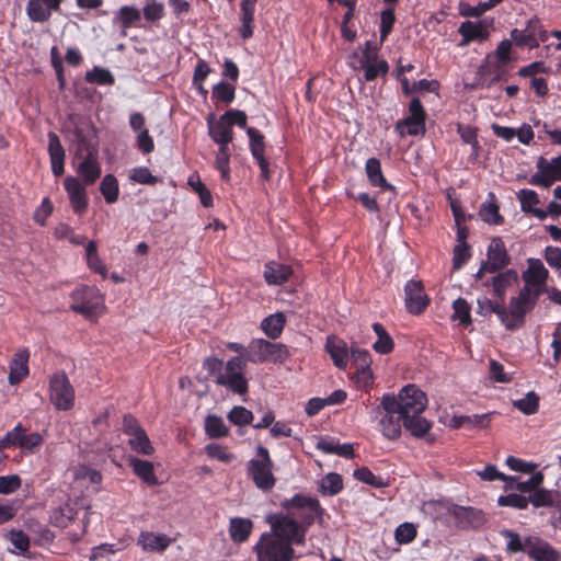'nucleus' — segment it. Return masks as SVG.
<instances>
[{
    "mask_svg": "<svg viewBox=\"0 0 561 561\" xmlns=\"http://www.w3.org/2000/svg\"><path fill=\"white\" fill-rule=\"evenodd\" d=\"M426 405L425 393L415 385L403 387L398 397L385 394L381 399L383 411L398 412L402 425L415 437L424 436L431 428L430 422L421 415Z\"/></svg>",
    "mask_w": 561,
    "mask_h": 561,
    "instance_id": "nucleus-1",
    "label": "nucleus"
},
{
    "mask_svg": "<svg viewBox=\"0 0 561 561\" xmlns=\"http://www.w3.org/2000/svg\"><path fill=\"white\" fill-rule=\"evenodd\" d=\"M538 291L531 293L528 288H522L517 296L512 297L508 307L503 305L500 309V321L508 331H515L524 327L526 314L537 305Z\"/></svg>",
    "mask_w": 561,
    "mask_h": 561,
    "instance_id": "nucleus-2",
    "label": "nucleus"
},
{
    "mask_svg": "<svg viewBox=\"0 0 561 561\" xmlns=\"http://www.w3.org/2000/svg\"><path fill=\"white\" fill-rule=\"evenodd\" d=\"M256 557L262 561H291L295 550L288 541L280 540L275 535L263 534L254 546Z\"/></svg>",
    "mask_w": 561,
    "mask_h": 561,
    "instance_id": "nucleus-3",
    "label": "nucleus"
},
{
    "mask_svg": "<svg viewBox=\"0 0 561 561\" xmlns=\"http://www.w3.org/2000/svg\"><path fill=\"white\" fill-rule=\"evenodd\" d=\"M259 459H251L248 463V472L255 486L262 491H270L276 483V478L272 472L273 461L267 448L256 447Z\"/></svg>",
    "mask_w": 561,
    "mask_h": 561,
    "instance_id": "nucleus-4",
    "label": "nucleus"
},
{
    "mask_svg": "<svg viewBox=\"0 0 561 561\" xmlns=\"http://www.w3.org/2000/svg\"><path fill=\"white\" fill-rule=\"evenodd\" d=\"M289 357L286 345L264 339H254L249 343L248 360L254 364L265 362L283 363Z\"/></svg>",
    "mask_w": 561,
    "mask_h": 561,
    "instance_id": "nucleus-5",
    "label": "nucleus"
},
{
    "mask_svg": "<svg viewBox=\"0 0 561 561\" xmlns=\"http://www.w3.org/2000/svg\"><path fill=\"white\" fill-rule=\"evenodd\" d=\"M285 507L291 508L289 514L302 526L306 530L314 520H322L323 510L317 499L307 497L304 495H295L290 501L284 504Z\"/></svg>",
    "mask_w": 561,
    "mask_h": 561,
    "instance_id": "nucleus-6",
    "label": "nucleus"
},
{
    "mask_svg": "<svg viewBox=\"0 0 561 561\" xmlns=\"http://www.w3.org/2000/svg\"><path fill=\"white\" fill-rule=\"evenodd\" d=\"M267 522L272 528L270 535H275L280 540L288 541L290 546L291 543H304L306 530L291 515H270Z\"/></svg>",
    "mask_w": 561,
    "mask_h": 561,
    "instance_id": "nucleus-7",
    "label": "nucleus"
},
{
    "mask_svg": "<svg viewBox=\"0 0 561 561\" xmlns=\"http://www.w3.org/2000/svg\"><path fill=\"white\" fill-rule=\"evenodd\" d=\"M71 310L87 318L98 316L103 309V297L95 287H81L71 294Z\"/></svg>",
    "mask_w": 561,
    "mask_h": 561,
    "instance_id": "nucleus-8",
    "label": "nucleus"
},
{
    "mask_svg": "<svg viewBox=\"0 0 561 561\" xmlns=\"http://www.w3.org/2000/svg\"><path fill=\"white\" fill-rule=\"evenodd\" d=\"M50 401L57 410L67 411L73 407L75 390L65 373H57L50 379Z\"/></svg>",
    "mask_w": 561,
    "mask_h": 561,
    "instance_id": "nucleus-9",
    "label": "nucleus"
},
{
    "mask_svg": "<svg viewBox=\"0 0 561 561\" xmlns=\"http://www.w3.org/2000/svg\"><path fill=\"white\" fill-rule=\"evenodd\" d=\"M410 115L400 121L396 125V130L400 133L401 136L405 134L417 136L423 135L425 133V117L426 113L417 98H413L409 105Z\"/></svg>",
    "mask_w": 561,
    "mask_h": 561,
    "instance_id": "nucleus-10",
    "label": "nucleus"
},
{
    "mask_svg": "<svg viewBox=\"0 0 561 561\" xmlns=\"http://www.w3.org/2000/svg\"><path fill=\"white\" fill-rule=\"evenodd\" d=\"M448 514L460 529L480 528L486 522L484 512L476 507L453 505L448 508Z\"/></svg>",
    "mask_w": 561,
    "mask_h": 561,
    "instance_id": "nucleus-11",
    "label": "nucleus"
},
{
    "mask_svg": "<svg viewBox=\"0 0 561 561\" xmlns=\"http://www.w3.org/2000/svg\"><path fill=\"white\" fill-rule=\"evenodd\" d=\"M548 275V270L539 259H528V267L522 275L525 282L523 288H528L533 294L538 291V297H540L546 290Z\"/></svg>",
    "mask_w": 561,
    "mask_h": 561,
    "instance_id": "nucleus-12",
    "label": "nucleus"
},
{
    "mask_svg": "<svg viewBox=\"0 0 561 561\" xmlns=\"http://www.w3.org/2000/svg\"><path fill=\"white\" fill-rule=\"evenodd\" d=\"M405 307L410 313L420 314L427 307L430 299L420 280H409L404 286Z\"/></svg>",
    "mask_w": 561,
    "mask_h": 561,
    "instance_id": "nucleus-13",
    "label": "nucleus"
},
{
    "mask_svg": "<svg viewBox=\"0 0 561 561\" xmlns=\"http://www.w3.org/2000/svg\"><path fill=\"white\" fill-rule=\"evenodd\" d=\"M486 256L488 261L483 262V268H488L489 273L500 271L506 267L511 262V257L501 238H493L491 240Z\"/></svg>",
    "mask_w": 561,
    "mask_h": 561,
    "instance_id": "nucleus-14",
    "label": "nucleus"
},
{
    "mask_svg": "<svg viewBox=\"0 0 561 561\" xmlns=\"http://www.w3.org/2000/svg\"><path fill=\"white\" fill-rule=\"evenodd\" d=\"M70 204L77 214L83 213L88 207L87 192L78 178L67 176L64 182Z\"/></svg>",
    "mask_w": 561,
    "mask_h": 561,
    "instance_id": "nucleus-15",
    "label": "nucleus"
},
{
    "mask_svg": "<svg viewBox=\"0 0 561 561\" xmlns=\"http://www.w3.org/2000/svg\"><path fill=\"white\" fill-rule=\"evenodd\" d=\"M526 554L535 561H560L559 552L540 537L533 536L528 543Z\"/></svg>",
    "mask_w": 561,
    "mask_h": 561,
    "instance_id": "nucleus-16",
    "label": "nucleus"
},
{
    "mask_svg": "<svg viewBox=\"0 0 561 561\" xmlns=\"http://www.w3.org/2000/svg\"><path fill=\"white\" fill-rule=\"evenodd\" d=\"M77 173L85 185L93 184L100 178L101 167L94 152L88 150V153L77 167Z\"/></svg>",
    "mask_w": 561,
    "mask_h": 561,
    "instance_id": "nucleus-17",
    "label": "nucleus"
},
{
    "mask_svg": "<svg viewBox=\"0 0 561 561\" xmlns=\"http://www.w3.org/2000/svg\"><path fill=\"white\" fill-rule=\"evenodd\" d=\"M48 153L53 173L56 176H60L65 171V149L61 146L59 137L53 131L48 133Z\"/></svg>",
    "mask_w": 561,
    "mask_h": 561,
    "instance_id": "nucleus-18",
    "label": "nucleus"
},
{
    "mask_svg": "<svg viewBox=\"0 0 561 561\" xmlns=\"http://www.w3.org/2000/svg\"><path fill=\"white\" fill-rule=\"evenodd\" d=\"M458 32L461 34L462 39L460 45H467L472 41H485L489 37V31L484 24L473 23L471 21L462 22Z\"/></svg>",
    "mask_w": 561,
    "mask_h": 561,
    "instance_id": "nucleus-19",
    "label": "nucleus"
},
{
    "mask_svg": "<svg viewBox=\"0 0 561 561\" xmlns=\"http://www.w3.org/2000/svg\"><path fill=\"white\" fill-rule=\"evenodd\" d=\"M209 136L219 147L228 146L232 141V128H230L227 119L222 118V115L216 122L209 121Z\"/></svg>",
    "mask_w": 561,
    "mask_h": 561,
    "instance_id": "nucleus-20",
    "label": "nucleus"
},
{
    "mask_svg": "<svg viewBox=\"0 0 561 561\" xmlns=\"http://www.w3.org/2000/svg\"><path fill=\"white\" fill-rule=\"evenodd\" d=\"M291 273L290 266L272 261L265 265L264 278L270 285H282L288 280Z\"/></svg>",
    "mask_w": 561,
    "mask_h": 561,
    "instance_id": "nucleus-21",
    "label": "nucleus"
},
{
    "mask_svg": "<svg viewBox=\"0 0 561 561\" xmlns=\"http://www.w3.org/2000/svg\"><path fill=\"white\" fill-rule=\"evenodd\" d=\"M28 352L26 350L18 352L11 363L9 382L15 385L20 382L28 374L27 360Z\"/></svg>",
    "mask_w": 561,
    "mask_h": 561,
    "instance_id": "nucleus-22",
    "label": "nucleus"
},
{
    "mask_svg": "<svg viewBox=\"0 0 561 561\" xmlns=\"http://www.w3.org/2000/svg\"><path fill=\"white\" fill-rule=\"evenodd\" d=\"M325 348L336 367H346L348 362V353L346 343L344 341L336 340L334 337H328Z\"/></svg>",
    "mask_w": 561,
    "mask_h": 561,
    "instance_id": "nucleus-23",
    "label": "nucleus"
},
{
    "mask_svg": "<svg viewBox=\"0 0 561 561\" xmlns=\"http://www.w3.org/2000/svg\"><path fill=\"white\" fill-rule=\"evenodd\" d=\"M538 26V20L531 19L528 21L525 30L514 28L511 32V37L517 45H527L530 48L538 47V42L536 41V32L535 27Z\"/></svg>",
    "mask_w": 561,
    "mask_h": 561,
    "instance_id": "nucleus-24",
    "label": "nucleus"
},
{
    "mask_svg": "<svg viewBox=\"0 0 561 561\" xmlns=\"http://www.w3.org/2000/svg\"><path fill=\"white\" fill-rule=\"evenodd\" d=\"M386 414L381 417L379 424L385 437L396 439L401 434L402 417L398 412L385 411Z\"/></svg>",
    "mask_w": 561,
    "mask_h": 561,
    "instance_id": "nucleus-25",
    "label": "nucleus"
},
{
    "mask_svg": "<svg viewBox=\"0 0 561 561\" xmlns=\"http://www.w3.org/2000/svg\"><path fill=\"white\" fill-rule=\"evenodd\" d=\"M517 282L518 274L515 270H506L505 272L495 275L492 278L494 294L503 300L506 289Z\"/></svg>",
    "mask_w": 561,
    "mask_h": 561,
    "instance_id": "nucleus-26",
    "label": "nucleus"
},
{
    "mask_svg": "<svg viewBox=\"0 0 561 561\" xmlns=\"http://www.w3.org/2000/svg\"><path fill=\"white\" fill-rule=\"evenodd\" d=\"M365 170L371 185L383 190H392V186L387 182L382 174L381 164L377 158H369L366 161Z\"/></svg>",
    "mask_w": 561,
    "mask_h": 561,
    "instance_id": "nucleus-27",
    "label": "nucleus"
},
{
    "mask_svg": "<svg viewBox=\"0 0 561 561\" xmlns=\"http://www.w3.org/2000/svg\"><path fill=\"white\" fill-rule=\"evenodd\" d=\"M216 382L229 388L231 391L239 394H244L248 392V380L243 374H218Z\"/></svg>",
    "mask_w": 561,
    "mask_h": 561,
    "instance_id": "nucleus-28",
    "label": "nucleus"
},
{
    "mask_svg": "<svg viewBox=\"0 0 561 561\" xmlns=\"http://www.w3.org/2000/svg\"><path fill=\"white\" fill-rule=\"evenodd\" d=\"M252 530V522L248 518L234 517L230 519L229 533L234 542L245 541Z\"/></svg>",
    "mask_w": 561,
    "mask_h": 561,
    "instance_id": "nucleus-29",
    "label": "nucleus"
},
{
    "mask_svg": "<svg viewBox=\"0 0 561 561\" xmlns=\"http://www.w3.org/2000/svg\"><path fill=\"white\" fill-rule=\"evenodd\" d=\"M529 503L535 507H554L559 503V492L547 489H537L529 495Z\"/></svg>",
    "mask_w": 561,
    "mask_h": 561,
    "instance_id": "nucleus-30",
    "label": "nucleus"
},
{
    "mask_svg": "<svg viewBox=\"0 0 561 561\" xmlns=\"http://www.w3.org/2000/svg\"><path fill=\"white\" fill-rule=\"evenodd\" d=\"M501 536L508 539L506 543V550L510 553L527 552L528 543L531 541L533 536L522 537L517 533L510 529L501 530Z\"/></svg>",
    "mask_w": 561,
    "mask_h": 561,
    "instance_id": "nucleus-31",
    "label": "nucleus"
},
{
    "mask_svg": "<svg viewBox=\"0 0 561 561\" xmlns=\"http://www.w3.org/2000/svg\"><path fill=\"white\" fill-rule=\"evenodd\" d=\"M129 465L133 468L134 472L146 483L150 485H154L158 483L157 477L154 476L153 472L152 462L139 458H130Z\"/></svg>",
    "mask_w": 561,
    "mask_h": 561,
    "instance_id": "nucleus-32",
    "label": "nucleus"
},
{
    "mask_svg": "<svg viewBox=\"0 0 561 561\" xmlns=\"http://www.w3.org/2000/svg\"><path fill=\"white\" fill-rule=\"evenodd\" d=\"M451 423L457 428H483L489 425V414L455 415Z\"/></svg>",
    "mask_w": 561,
    "mask_h": 561,
    "instance_id": "nucleus-33",
    "label": "nucleus"
},
{
    "mask_svg": "<svg viewBox=\"0 0 561 561\" xmlns=\"http://www.w3.org/2000/svg\"><path fill=\"white\" fill-rule=\"evenodd\" d=\"M373 330L377 334L378 339L373 344V348L379 354H389L394 347L392 337L388 334L382 324L376 322L373 324Z\"/></svg>",
    "mask_w": 561,
    "mask_h": 561,
    "instance_id": "nucleus-34",
    "label": "nucleus"
},
{
    "mask_svg": "<svg viewBox=\"0 0 561 561\" xmlns=\"http://www.w3.org/2000/svg\"><path fill=\"white\" fill-rule=\"evenodd\" d=\"M284 325L285 316L280 312L266 317L261 323V328L264 333L273 340L277 339L282 334Z\"/></svg>",
    "mask_w": 561,
    "mask_h": 561,
    "instance_id": "nucleus-35",
    "label": "nucleus"
},
{
    "mask_svg": "<svg viewBox=\"0 0 561 561\" xmlns=\"http://www.w3.org/2000/svg\"><path fill=\"white\" fill-rule=\"evenodd\" d=\"M138 543L141 545L144 550L161 551L169 546L170 539L165 535L142 533L139 537Z\"/></svg>",
    "mask_w": 561,
    "mask_h": 561,
    "instance_id": "nucleus-36",
    "label": "nucleus"
},
{
    "mask_svg": "<svg viewBox=\"0 0 561 561\" xmlns=\"http://www.w3.org/2000/svg\"><path fill=\"white\" fill-rule=\"evenodd\" d=\"M317 448L325 454H335L345 458L354 457V449L351 444L340 445L334 442L321 439L317 443Z\"/></svg>",
    "mask_w": 561,
    "mask_h": 561,
    "instance_id": "nucleus-37",
    "label": "nucleus"
},
{
    "mask_svg": "<svg viewBox=\"0 0 561 561\" xmlns=\"http://www.w3.org/2000/svg\"><path fill=\"white\" fill-rule=\"evenodd\" d=\"M26 13L33 22H47L51 13L45 7L42 0H28L26 4Z\"/></svg>",
    "mask_w": 561,
    "mask_h": 561,
    "instance_id": "nucleus-38",
    "label": "nucleus"
},
{
    "mask_svg": "<svg viewBox=\"0 0 561 561\" xmlns=\"http://www.w3.org/2000/svg\"><path fill=\"white\" fill-rule=\"evenodd\" d=\"M343 489V479L341 474L330 472L325 474L320 483V491L324 495L333 496Z\"/></svg>",
    "mask_w": 561,
    "mask_h": 561,
    "instance_id": "nucleus-39",
    "label": "nucleus"
},
{
    "mask_svg": "<svg viewBox=\"0 0 561 561\" xmlns=\"http://www.w3.org/2000/svg\"><path fill=\"white\" fill-rule=\"evenodd\" d=\"M205 432L210 438H220L227 436L229 430L221 417L208 415L205 420Z\"/></svg>",
    "mask_w": 561,
    "mask_h": 561,
    "instance_id": "nucleus-40",
    "label": "nucleus"
},
{
    "mask_svg": "<svg viewBox=\"0 0 561 561\" xmlns=\"http://www.w3.org/2000/svg\"><path fill=\"white\" fill-rule=\"evenodd\" d=\"M128 444L131 447V449L137 453L144 455H151L153 453V447L144 428L141 431H138V433L130 435Z\"/></svg>",
    "mask_w": 561,
    "mask_h": 561,
    "instance_id": "nucleus-41",
    "label": "nucleus"
},
{
    "mask_svg": "<svg viewBox=\"0 0 561 561\" xmlns=\"http://www.w3.org/2000/svg\"><path fill=\"white\" fill-rule=\"evenodd\" d=\"M140 20V12L134 8L124 5L118 11V16L115 18L114 22H119L123 27V35H126V30L130 27L133 24Z\"/></svg>",
    "mask_w": 561,
    "mask_h": 561,
    "instance_id": "nucleus-42",
    "label": "nucleus"
},
{
    "mask_svg": "<svg viewBox=\"0 0 561 561\" xmlns=\"http://www.w3.org/2000/svg\"><path fill=\"white\" fill-rule=\"evenodd\" d=\"M100 191L108 204H113L118 198V183L114 175L106 174L100 185Z\"/></svg>",
    "mask_w": 561,
    "mask_h": 561,
    "instance_id": "nucleus-43",
    "label": "nucleus"
},
{
    "mask_svg": "<svg viewBox=\"0 0 561 561\" xmlns=\"http://www.w3.org/2000/svg\"><path fill=\"white\" fill-rule=\"evenodd\" d=\"M247 134L250 139V150L254 159L264 157L265 141L264 136L255 128H247Z\"/></svg>",
    "mask_w": 561,
    "mask_h": 561,
    "instance_id": "nucleus-44",
    "label": "nucleus"
},
{
    "mask_svg": "<svg viewBox=\"0 0 561 561\" xmlns=\"http://www.w3.org/2000/svg\"><path fill=\"white\" fill-rule=\"evenodd\" d=\"M370 55L369 53L365 54V60H363V66L365 68V79L367 81L375 80L378 75H385L388 71V64L385 60H379L375 64H369Z\"/></svg>",
    "mask_w": 561,
    "mask_h": 561,
    "instance_id": "nucleus-45",
    "label": "nucleus"
},
{
    "mask_svg": "<svg viewBox=\"0 0 561 561\" xmlns=\"http://www.w3.org/2000/svg\"><path fill=\"white\" fill-rule=\"evenodd\" d=\"M513 405L524 414L530 415L538 411L539 397L534 391H530L523 399L515 400Z\"/></svg>",
    "mask_w": 561,
    "mask_h": 561,
    "instance_id": "nucleus-46",
    "label": "nucleus"
},
{
    "mask_svg": "<svg viewBox=\"0 0 561 561\" xmlns=\"http://www.w3.org/2000/svg\"><path fill=\"white\" fill-rule=\"evenodd\" d=\"M76 515L75 508L69 504L54 511L51 522L55 526L66 528L73 520Z\"/></svg>",
    "mask_w": 561,
    "mask_h": 561,
    "instance_id": "nucleus-47",
    "label": "nucleus"
},
{
    "mask_svg": "<svg viewBox=\"0 0 561 561\" xmlns=\"http://www.w3.org/2000/svg\"><path fill=\"white\" fill-rule=\"evenodd\" d=\"M85 81L90 83L112 85L115 82L114 76L110 70L101 67H94L85 73Z\"/></svg>",
    "mask_w": 561,
    "mask_h": 561,
    "instance_id": "nucleus-48",
    "label": "nucleus"
},
{
    "mask_svg": "<svg viewBox=\"0 0 561 561\" xmlns=\"http://www.w3.org/2000/svg\"><path fill=\"white\" fill-rule=\"evenodd\" d=\"M479 215L483 221L490 225H501L503 222V217L500 215L499 206L495 202L483 203Z\"/></svg>",
    "mask_w": 561,
    "mask_h": 561,
    "instance_id": "nucleus-49",
    "label": "nucleus"
},
{
    "mask_svg": "<svg viewBox=\"0 0 561 561\" xmlns=\"http://www.w3.org/2000/svg\"><path fill=\"white\" fill-rule=\"evenodd\" d=\"M227 417L234 425L242 426V425H248V424L252 423L253 413L250 410H248L247 408L238 405V407H233L229 411Z\"/></svg>",
    "mask_w": 561,
    "mask_h": 561,
    "instance_id": "nucleus-50",
    "label": "nucleus"
},
{
    "mask_svg": "<svg viewBox=\"0 0 561 561\" xmlns=\"http://www.w3.org/2000/svg\"><path fill=\"white\" fill-rule=\"evenodd\" d=\"M354 478L360 482H364L368 485L375 488H383L387 486V482L383 481L381 477L375 476L368 468L362 467L354 470Z\"/></svg>",
    "mask_w": 561,
    "mask_h": 561,
    "instance_id": "nucleus-51",
    "label": "nucleus"
},
{
    "mask_svg": "<svg viewBox=\"0 0 561 561\" xmlns=\"http://www.w3.org/2000/svg\"><path fill=\"white\" fill-rule=\"evenodd\" d=\"M73 477L77 480L87 479L92 484H100L102 482L101 472L84 465H79L73 468Z\"/></svg>",
    "mask_w": 561,
    "mask_h": 561,
    "instance_id": "nucleus-52",
    "label": "nucleus"
},
{
    "mask_svg": "<svg viewBox=\"0 0 561 561\" xmlns=\"http://www.w3.org/2000/svg\"><path fill=\"white\" fill-rule=\"evenodd\" d=\"M538 170H545L548 174L553 176V180L561 179V156L553 158L551 161H548L543 157H540L537 161Z\"/></svg>",
    "mask_w": 561,
    "mask_h": 561,
    "instance_id": "nucleus-53",
    "label": "nucleus"
},
{
    "mask_svg": "<svg viewBox=\"0 0 561 561\" xmlns=\"http://www.w3.org/2000/svg\"><path fill=\"white\" fill-rule=\"evenodd\" d=\"M23 432H26V430L21 424H18L0 439V448L21 447Z\"/></svg>",
    "mask_w": 561,
    "mask_h": 561,
    "instance_id": "nucleus-54",
    "label": "nucleus"
},
{
    "mask_svg": "<svg viewBox=\"0 0 561 561\" xmlns=\"http://www.w3.org/2000/svg\"><path fill=\"white\" fill-rule=\"evenodd\" d=\"M454 318L458 319L462 325L471 323L470 306L463 298H458L453 304Z\"/></svg>",
    "mask_w": 561,
    "mask_h": 561,
    "instance_id": "nucleus-55",
    "label": "nucleus"
},
{
    "mask_svg": "<svg viewBox=\"0 0 561 561\" xmlns=\"http://www.w3.org/2000/svg\"><path fill=\"white\" fill-rule=\"evenodd\" d=\"M213 96L226 104H229L234 99V87L227 82H220L214 87Z\"/></svg>",
    "mask_w": 561,
    "mask_h": 561,
    "instance_id": "nucleus-56",
    "label": "nucleus"
},
{
    "mask_svg": "<svg viewBox=\"0 0 561 561\" xmlns=\"http://www.w3.org/2000/svg\"><path fill=\"white\" fill-rule=\"evenodd\" d=\"M129 179L140 184H156L159 180L152 175L150 170L146 167L134 168L130 171Z\"/></svg>",
    "mask_w": 561,
    "mask_h": 561,
    "instance_id": "nucleus-57",
    "label": "nucleus"
},
{
    "mask_svg": "<svg viewBox=\"0 0 561 561\" xmlns=\"http://www.w3.org/2000/svg\"><path fill=\"white\" fill-rule=\"evenodd\" d=\"M205 451L210 458L217 459L221 462H229L233 459V455L230 454L225 446L219 444L211 443L206 445Z\"/></svg>",
    "mask_w": 561,
    "mask_h": 561,
    "instance_id": "nucleus-58",
    "label": "nucleus"
},
{
    "mask_svg": "<svg viewBox=\"0 0 561 561\" xmlns=\"http://www.w3.org/2000/svg\"><path fill=\"white\" fill-rule=\"evenodd\" d=\"M529 503V497L523 496L520 494L511 493L505 496L499 497V504L501 506H511L518 510L527 508Z\"/></svg>",
    "mask_w": 561,
    "mask_h": 561,
    "instance_id": "nucleus-59",
    "label": "nucleus"
},
{
    "mask_svg": "<svg viewBox=\"0 0 561 561\" xmlns=\"http://www.w3.org/2000/svg\"><path fill=\"white\" fill-rule=\"evenodd\" d=\"M416 536V528L411 523H403L399 525L394 531L396 540L399 543H409Z\"/></svg>",
    "mask_w": 561,
    "mask_h": 561,
    "instance_id": "nucleus-60",
    "label": "nucleus"
},
{
    "mask_svg": "<svg viewBox=\"0 0 561 561\" xmlns=\"http://www.w3.org/2000/svg\"><path fill=\"white\" fill-rule=\"evenodd\" d=\"M351 357L354 364L356 365V368L367 369L371 365V357L367 350L355 347L352 345Z\"/></svg>",
    "mask_w": 561,
    "mask_h": 561,
    "instance_id": "nucleus-61",
    "label": "nucleus"
},
{
    "mask_svg": "<svg viewBox=\"0 0 561 561\" xmlns=\"http://www.w3.org/2000/svg\"><path fill=\"white\" fill-rule=\"evenodd\" d=\"M518 198L520 201V208L526 214H529L534 205L539 203L538 194L533 190H522L518 193Z\"/></svg>",
    "mask_w": 561,
    "mask_h": 561,
    "instance_id": "nucleus-62",
    "label": "nucleus"
},
{
    "mask_svg": "<svg viewBox=\"0 0 561 561\" xmlns=\"http://www.w3.org/2000/svg\"><path fill=\"white\" fill-rule=\"evenodd\" d=\"M21 486V478L18 474L0 477V494H11Z\"/></svg>",
    "mask_w": 561,
    "mask_h": 561,
    "instance_id": "nucleus-63",
    "label": "nucleus"
},
{
    "mask_svg": "<svg viewBox=\"0 0 561 561\" xmlns=\"http://www.w3.org/2000/svg\"><path fill=\"white\" fill-rule=\"evenodd\" d=\"M470 251L467 243H458L454 249L453 266L454 270H460L469 260Z\"/></svg>",
    "mask_w": 561,
    "mask_h": 561,
    "instance_id": "nucleus-64",
    "label": "nucleus"
}]
</instances>
